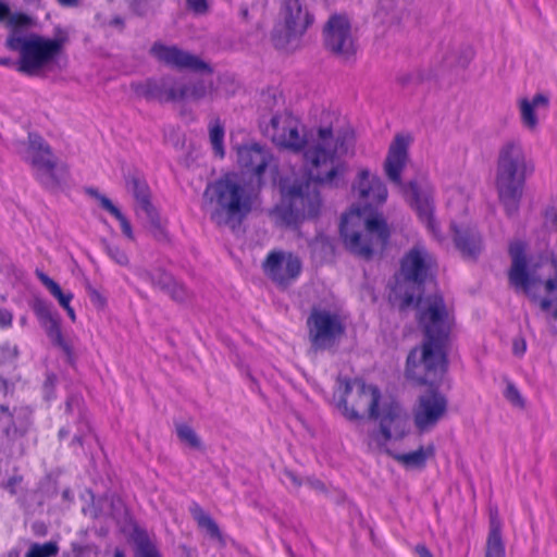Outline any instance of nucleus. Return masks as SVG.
I'll return each mask as SVG.
<instances>
[{
  "label": "nucleus",
  "mask_w": 557,
  "mask_h": 557,
  "mask_svg": "<svg viewBox=\"0 0 557 557\" xmlns=\"http://www.w3.org/2000/svg\"><path fill=\"white\" fill-rule=\"evenodd\" d=\"M13 313L7 308H0V329H8L12 325Z\"/></svg>",
  "instance_id": "44"
},
{
  "label": "nucleus",
  "mask_w": 557,
  "mask_h": 557,
  "mask_svg": "<svg viewBox=\"0 0 557 557\" xmlns=\"http://www.w3.org/2000/svg\"><path fill=\"white\" fill-rule=\"evenodd\" d=\"M187 4L197 14H205L208 11L207 0H187Z\"/></svg>",
  "instance_id": "43"
},
{
  "label": "nucleus",
  "mask_w": 557,
  "mask_h": 557,
  "mask_svg": "<svg viewBox=\"0 0 557 557\" xmlns=\"http://www.w3.org/2000/svg\"><path fill=\"white\" fill-rule=\"evenodd\" d=\"M504 395L506 399L513 406L519 408L524 407V399L513 383L509 382L507 384Z\"/></svg>",
  "instance_id": "35"
},
{
  "label": "nucleus",
  "mask_w": 557,
  "mask_h": 557,
  "mask_svg": "<svg viewBox=\"0 0 557 557\" xmlns=\"http://www.w3.org/2000/svg\"><path fill=\"white\" fill-rule=\"evenodd\" d=\"M435 259L422 245L413 246L401 259L400 274L405 281L423 284L432 274Z\"/></svg>",
  "instance_id": "19"
},
{
  "label": "nucleus",
  "mask_w": 557,
  "mask_h": 557,
  "mask_svg": "<svg viewBox=\"0 0 557 557\" xmlns=\"http://www.w3.org/2000/svg\"><path fill=\"white\" fill-rule=\"evenodd\" d=\"M0 411L8 414L9 417H11V412H10V409L8 406H4V405L0 406Z\"/></svg>",
  "instance_id": "57"
},
{
  "label": "nucleus",
  "mask_w": 557,
  "mask_h": 557,
  "mask_svg": "<svg viewBox=\"0 0 557 557\" xmlns=\"http://www.w3.org/2000/svg\"><path fill=\"white\" fill-rule=\"evenodd\" d=\"M434 456V446L420 447L406 454H393V458L407 469H423L429 458Z\"/></svg>",
  "instance_id": "24"
},
{
  "label": "nucleus",
  "mask_w": 557,
  "mask_h": 557,
  "mask_svg": "<svg viewBox=\"0 0 557 557\" xmlns=\"http://www.w3.org/2000/svg\"><path fill=\"white\" fill-rule=\"evenodd\" d=\"M10 16V8L0 0V21H4Z\"/></svg>",
  "instance_id": "50"
},
{
  "label": "nucleus",
  "mask_w": 557,
  "mask_h": 557,
  "mask_svg": "<svg viewBox=\"0 0 557 557\" xmlns=\"http://www.w3.org/2000/svg\"><path fill=\"white\" fill-rule=\"evenodd\" d=\"M109 213L113 215L121 225L122 233L131 240H134V233L132 230V225L128 222V220L125 218V215L120 211V209L116 206H110Z\"/></svg>",
  "instance_id": "33"
},
{
  "label": "nucleus",
  "mask_w": 557,
  "mask_h": 557,
  "mask_svg": "<svg viewBox=\"0 0 557 557\" xmlns=\"http://www.w3.org/2000/svg\"><path fill=\"white\" fill-rule=\"evenodd\" d=\"M37 276L40 280V282L47 287L48 290H50L52 286L58 284L44 272H37Z\"/></svg>",
  "instance_id": "46"
},
{
  "label": "nucleus",
  "mask_w": 557,
  "mask_h": 557,
  "mask_svg": "<svg viewBox=\"0 0 557 557\" xmlns=\"http://www.w3.org/2000/svg\"><path fill=\"white\" fill-rule=\"evenodd\" d=\"M527 351L525 338L521 335L513 337L512 339V354L517 357H522Z\"/></svg>",
  "instance_id": "41"
},
{
  "label": "nucleus",
  "mask_w": 557,
  "mask_h": 557,
  "mask_svg": "<svg viewBox=\"0 0 557 557\" xmlns=\"http://www.w3.org/2000/svg\"><path fill=\"white\" fill-rule=\"evenodd\" d=\"M519 109L522 125L530 131L536 129L539 120L535 114V108L529 103L528 98H522L519 100Z\"/></svg>",
  "instance_id": "28"
},
{
  "label": "nucleus",
  "mask_w": 557,
  "mask_h": 557,
  "mask_svg": "<svg viewBox=\"0 0 557 557\" xmlns=\"http://www.w3.org/2000/svg\"><path fill=\"white\" fill-rule=\"evenodd\" d=\"M409 145L410 138L408 136L397 134L394 137L384 162V171L392 183L403 188L405 196L410 201L411 207L416 210L421 222L424 223L432 235L441 242L442 237L437 232V225L434 221L432 189L430 187H420L414 182H410L408 185H404L401 182V172L409 159Z\"/></svg>",
  "instance_id": "8"
},
{
  "label": "nucleus",
  "mask_w": 557,
  "mask_h": 557,
  "mask_svg": "<svg viewBox=\"0 0 557 557\" xmlns=\"http://www.w3.org/2000/svg\"><path fill=\"white\" fill-rule=\"evenodd\" d=\"M485 557H506L499 525L492 522L486 541Z\"/></svg>",
  "instance_id": "25"
},
{
  "label": "nucleus",
  "mask_w": 557,
  "mask_h": 557,
  "mask_svg": "<svg viewBox=\"0 0 557 557\" xmlns=\"http://www.w3.org/2000/svg\"><path fill=\"white\" fill-rule=\"evenodd\" d=\"M114 557H125L122 552H115Z\"/></svg>",
  "instance_id": "60"
},
{
  "label": "nucleus",
  "mask_w": 557,
  "mask_h": 557,
  "mask_svg": "<svg viewBox=\"0 0 557 557\" xmlns=\"http://www.w3.org/2000/svg\"><path fill=\"white\" fill-rule=\"evenodd\" d=\"M393 7L394 0H379L376 16L380 17L383 22L392 21L394 18V14L392 13Z\"/></svg>",
  "instance_id": "36"
},
{
  "label": "nucleus",
  "mask_w": 557,
  "mask_h": 557,
  "mask_svg": "<svg viewBox=\"0 0 557 557\" xmlns=\"http://www.w3.org/2000/svg\"><path fill=\"white\" fill-rule=\"evenodd\" d=\"M30 307L51 344L60 348L71 359L73 356L72 345L63 336L61 318L58 312L53 311L52 305L45 299L35 298Z\"/></svg>",
  "instance_id": "17"
},
{
  "label": "nucleus",
  "mask_w": 557,
  "mask_h": 557,
  "mask_svg": "<svg viewBox=\"0 0 557 557\" xmlns=\"http://www.w3.org/2000/svg\"><path fill=\"white\" fill-rule=\"evenodd\" d=\"M140 276L165 294L169 292L170 287L174 284L175 281L171 274L163 270H156L153 272L144 271Z\"/></svg>",
  "instance_id": "27"
},
{
  "label": "nucleus",
  "mask_w": 557,
  "mask_h": 557,
  "mask_svg": "<svg viewBox=\"0 0 557 557\" xmlns=\"http://www.w3.org/2000/svg\"><path fill=\"white\" fill-rule=\"evenodd\" d=\"M131 87L138 96L159 102L198 101L212 91V85L203 81L187 84L172 76L132 83Z\"/></svg>",
  "instance_id": "9"
},
{
  "label": "nucleus",
  "mask_w": 557,
  "mask_h": 557,
  "mask_svg": "<svg viewBox=\"0 0 557 557\" xmlns=\"http://www.w3.org/2000/svg\"><path fill=\"white\" fill-rule=\"evenodd\" d=\"M308 336L315 350L332 348L345 333L341 315L327 309L313 308L307 319Z\"/></svg>",
  "instance_id": "10"
},
{
  "label": "nucleus",
  "mask_w": 557,
  "mask_h": 557,
  "mask_svg": "<svg viewBox=\"0 0 557 557\" xmlns=\"http://www.w3.org/2000/svg\"><path fill=\"white\" fill-rule=\"evenodd\" d=\"M29 41H30V36L29 37L17 36V37H10L7 41V45L10 49L18 51L20 58H22L23 53H24V46Z\"/></svg>",
  "instance_id": "38"
},
{
  "label": "nucleus",
  "mask_w": 557,
  "mask_h": 557,
  "mask_svg": "<svg viewBox=\"0 0 557 557\" xmlns=\"http://www.w3.org/2000/svg\"><path fill=\"white\" fill-rule=\"evenodd\" d=\"M414 550L419 555V557H433L430 549L423 544H418Z\"/></svg>",
  "instance_id": "48"
},
{
  "label": "nucleus",
  "mask_w": 557,
  "mask_h": 557,
  "mask_svg": "<svg viewBox=\"0 0 557 557\" xmlns=\"http://www.w3.org/2000/svg\"><path fill=\"white\" fill-rule=\"evenodd\" d=\"M324 44L329 51L343 61L355 58L358 45L346 15L336 14L330 17L324 27Z\"/></svg>",
  "instance_id": "12"
},
{
  "label": "nucleus",
  "mask_w": 557,
  "mask_h": 557,
  "mask_svg": "<svg viewBox=\"0 0 557 557\" xmlns=\"http://www.w3.org/2000/svg\"><path fill=\"white\" fill-rule=\"evenodd\" d=\"M128 190L134 195L139 209L146 214L153 236L158 239L166 237L160 216L150 201V190L147 183L139 177L133 176L126 182Z\"/></svg>",
  "instance_id": "21"
},
{
  "label": "nucleus",
  "mask_w": 557,
  "mask_h": 557,
  "mask_svg": "<svg viewBox=\"0 0 557 557\" xmlns=\"http://www.w3.org/2000/svg\"><path fill=\"white\" fill-rule=\"evenodd\" d=\"M272 160V154L268 148L259 144H250L238 147L237 149V163L247 173L260 176L263 174L269 163Z\"/></svg>",
  "instance_id": "22"
},
{
  "label": "nucleus",
  "mask_w": 557,
  "mask_h": 557,
  "mask_svg": "<svg viewBox=\"0 0 557 557\" xmlns=\"http://www.w3.org/2000/svg\"><path fill=\"white\" fill-rule=\"evenodd\" d=\"M339 398L337 408L348 420L361 418L360 411L368 412L372 419L381 418L380 432L373 435L379 445H385L391 438H401L406 434L407 419L397 404H389L379 411L381 392L374 385L362 380H349L338 376Z\"/></svg>",
  "instance_id": "4"
},
{
  "label": "nucleus",
  "mask_w": 557,
  "mask_h": 557,
  "mask_svg": "<svg viewBox=\"0 0 557 557\" xmlns=\"http://www.w3.org/2000/svg\"><path fill=\"white\" fill-rule=\"evenodd\" d=\"M54 382H55V375H53V374H48V375H47L46 383H45V384H46V386H53Z\"/></svg>",
  "instance_id": "55"
},
{
  "label": "nucleus",
  "mask_w": 557,
  "mask_h": 557,
  "mask_svg": "<svg viewBox=\"0 0 557 557\" xmlns=\"http://www.w3.org/2000/svg\"><path fill=\"white\" fill-rule=\"evenodd\" d=\"M281 14L287 40L302 36L314 21L313 15L300 0H284Z\"/></svg>",
  "instance_id": "20"
},
{
  "label": "nucleus",
  "mask_w": 557,
  "mask_h": 557,
  "mask_svg": "<svg viewBox=\"0 0 557 557\" xmlns=\"http://www.w3.org/2000/svg\"><path fill=\"white\" fill-rule=\"evenodd\" d=\"M86 193L94 197L95 199H97L100 203V206L106 210V211H110V206H114L113 202L104 195L100 194L97 189L95 188H87L86 189Z\"/></svg>",
  "instance_id": "40"
},
{
  "label": "nucleus",
  "mask_w": 557,
  "mask_h": 557,
  "mask_svg": "<svg viewBox=\"0 0 557 557\" xmlns=\"http://www.w3.org/2000/svg\"><path fill=\"white\" fill-rule=\"evenodd\" d=\"M414 302V296L412 294H405L401 306L404 308L411 306Z\"/></svg>",
  "instance_id": "51"
},
{
  "label": "nucleus",
  "mask_w": 557,
  "mask_h": 557,
  "mask_svg": "<svg viewBox=\"0 0 557 557\" xmlns=\"http://www.w3.org/2000/svg\"><path fill=\"white\" fill-rule=\"evenodd\" d=\"M20 322H21L22 325H25L26 324V318L25 317L21 318Z\"/></svg>",
  "instance_id": "61"
},
{
  "label": "nucleus",
  "mask_w": 557,
  "mask_h": 557,
  "mask_svg": "<svg viewBox=\"0 0 557 557\" xmlns=\"http://www.w3.org/2000/svg\"><path fill=\"white\" fill-rule=\"evenodd\" d=\"M64 42V38L48 39L32 35L30 41L24 46V53L20 58L17 70L27 75L39 74L61 53Z\"/></svg>",
  "instance_id": "11"
},
{
  "label": "nucleus",
  "mask_w": 557,
  "mask_h": 557,
  "mask_svg": "<svg viewBox=\"0 0 557 557\" xmlns=\"http://www.w3.org/2000/svg\"><path fill=\"white\" fill-rule=\"evenodd\" d=\"M10 22L11 24L22 26L27 24L28 17L24 14H16L11 16Z\"/></svg>",
  "instance_id": "47"
},
{
  "label": "nucleus",
  "mask_w": 557,
  "mask_h": 557,
  "mask_svg": "<svg viewBox=\"0 0 557 557\" xmlns=\"http://www.w3.org/2000/svg\"><path fill=\"white\" fill-rule=\"evenodd\" d=\"M173 300L178 302H186L191 299L193 293L182 283L174 281V284L166 293Z\"/></svg>",
  "instance_id": "31"
},
{
  "label": "nucleus",
  "mask_w": 557,
  "mask_h": 557,
  "mask_svg": "<svg viewBox=\"0 0 557 557\" xmlns=\"http://www.w3.org/2000/svg\"><path fill=\"white\" fill-rule=\"evenodd\" d=\"M26 160L35 170L37 180L47 188L59 185L55 175L57 161L49 145L37 134H29Z\"/></svg>",
  "instance_id": "16"
},
{
  "label": "nucleus",
  "mask_w": 557,
  "mask_h": 557,
  "mask_svg": "<svg viewBox=\"0 0 557 557\" xmlns=\"http://www.w3.org/2000/svg\"><path fill=\"white\" fill-rule=\"evenodd\" d=\"M224 134V126L219 119L210 121L209 139L214 154L219 158H223L225 154Z\"/></svg>",
  "instance_id": "26"
},
{
  "label": "nucleus",
  "mask_w": 557,
  "mask_h": 557,
  "mask_svg": "<svg viewBox=\"0 0 557 557\" xmlns=\"http://www.w3.org/2000/svg\"><path fill=\"white\" fill-rule=\"evenodd\" d=\"M310 484L315 490H324V484L319 480L310 481Z\"/></svg>",
  "instance_id": "54"
},
{
  "label": "nucleus",
  "mask_w": 557,
  "mask_h": 557,
  "mask_svg": "<svg viewBox=\"0 0 557 557\" xmlns=\"http://www.w3.org/2000/svg\"><path fill=\"white\" fill-rule=\"evenodd\" d=\"M285 476L296 487H299L302 483L301 480L293 471H285Z\"/></svg>",
  "instance_id": "49"
},
{
  "label": "nucleus",
  "mask_w": 557,
  "mask_h": 557,
  "mask_svg": "<svg viewBox=\"0 0 557 557\" xmlns=\"http://www.w3.org/2000/svg\"><path fill=\"white\" fill-rule=\"evenodd\" d=\"M198 523H199V525L206 528L207 531L212 536H219L220 535V529H219L218 524L213 521V519L210 516L201 515L198 518Z\"/></svg>",
  "instance_id": "39"
},
{
  "label": "nucleus",
  "mask_w": 557,
  "mask_h": 557,
  "mask_svg": "<svg viewBox=\"0 0 557 557\" xmlns=\"http://www.w3.org/2000/svg\"><path fill=\"white\" fill-rule=\"evenodd\" d=\"M300 121L288 111L274 114L262 127L274 145L293 152H304L309 177L284 180L282 202L270 211L277 226H297L306 219L318 216L322 200L318 184L337 187L347 166L341 160L346 153L347 136L334 135L330 126L311 128L300 134Z\"/></svg>",
  "instance_id": "1"
},
{
  "label": "nucleus",
  "mask_w": 557,
  "mask_h": 557,
  "mask_svg": "<svg viewBox=\"0 0 557 557\" xmlns=\"http://www.w3.org/2000/svg\"><path fill=\"white\" fill-rule=\"evenodd\" d=\"M49 292L59 301L62 308L69 307L73 299V294L70 292L64 293L59 284L52 286V288Z\"/></svg>",
  "instance_id": "37"
},
{
  "label": "nucleus",
  "mask_w": 557,
  "mask_h": 557,
  "mask_svg": "<svg viewBox=\"0 0 557 557\" xmlns=\"http://www.w3.org/2000/svg\"><path fill=\"white\" fill-rule=\"evenodd\" d=\"M534 171V161L520 139H509L502 145L497 157L496 189L508 216L518 213L525 181Z\"/></svg>",
  "instance_id": "6"
},
{
  "label": "nucleus",
  "mask_w": 557,
  "mask_h": 557,
  "mask_svg": "<svg viewBox=\"0 0 557 557\" xmlns=\"http://www.w3.org/2000/svg\"><path fill=\"white\" fill-rule=\"evenodd\" d=\"M258 203V188L236 173H227L209 183L202 196V210L220 227L235 228Z\"/></svg>",
  "instance_id": "5"
},
{
  "label": "nucleus",
  "mask_w": 557,
  "mask_h": 557,
  "mask_svg": "<svg viewBox=\"0 0 557 557\" xmlns=\"http://www.w3.org/2000/svg\"><path fill=\"white\" fill-rule=\"evenodd\" d=\"M240 15L243 16V18L247 20L248 16H249V11H248V8L247 7H242L240 8Z\"/></svg>",
  "instance_id": "56"
},
{
  "label": "nucleus",
  "mask_w": 557,
  "mask_h": 557,
  "mask_svg": "<svg viewBox=\"0 0 557 557\" xmlns=\"http://www.w3.org/2000/svg\"><path fill=\"white\" fill-rule=\"evenodd\" d=\"M451 214L450 228L454 232V242L457 249L468 258H475L482 249V239L479 232L471 226H459L455 220L458 213H466V198L459 190H454L447 202Z\"/></svg>",
  "instance_id": "13"
},
{
  "label": "nucleus",
  "mask_w": 557,
  "mask_h": 557,
  "mask_svg": "<svg viewBox=\"0 0 557 557\" xmlns=\"http://www.w3.org/2000/svg\"><path fill=\"white\" fill-rule=\"evenodd\" d=\"M150 54L159 62L171 67L212 73V69L208 63L177 46H166L157 41L151 46Z\"/></svg>",
  "instance_id": "18"
},
{
  "label": "nucleus",
  "mask_w": 557,
  "mask_h": 557,
  "mask_svg": "<svg viewBox=\"0 0 557 557\" xmlns=\"http://www.w3.org/2000/svg\"><path fill=\"white\" fill-rule=\"evenodd\" d=\"M525 246L517 240L510 244L511 267L508 272L510 286L524 294L535 305L545 322L554 326L557 321V280L542 281L528 268Z\"/></svg>",
  "instance_id": "7"
},
{
  "label": "nucleus",
  "mask_w": 557,
  "mask_h": 557,
  "mask_svg": "<svg viewBox=\"0 0 557 557\" xmlns=\"http://www.w3.org/2000/svg\"><path fill=\"white\" fill-rule=\"evenodd\" d=\"M548 102H549L548 97H547V96H545V95H543V94H536V95L532 98V100H529V103H530L533 108H535V109H537V108H547Z\"/></svg>",
  "instance_id": "45"
},
{
  "label": "nucleus",
  "mask_w": 557,
  "mask_h": 557,
  "mask_svg": "<svg viewBox=\"0 0 557 557\" xmlns=\"http://www.w3.org/2000/svg\"><path fill=\"white\" fill-rule=\"evenodd\" d=\"M59 553V546L54 542H46L42 544L33 543L25 557H54Z\"/></svg>",
  "instance_id": "29"
},
{
  "label": "nucleus",
  "mask_w": 557,
  "mask_h": 557,
  "mask_svg": "<svg viewBox=\"0 0 557 557\" xmlns=\"http://www.w3.org/2000/svg\"><path fill=\"white\" fill-rule=\"evenodd\" d=\"M352 191L364 206L352 207L343 215L341 236L351 253L369 260L374 251L384 249L389 238V230L382 215H366L368 207L385 202L387 188L379 176L361 170L352 185Z\"/></svg>",
  "instance_id": "3"
},
{
  "label": "nucleus",
  "mask_w": 557,
  "mask_h": 557,
  "mask_svg": "<svg viewBox=\"0 0 557 557\" xmlns=\"http://www.w3.org/2000/svg\"><path fill=\"white\" fill-rule=\"evenodd\" d=\"M135 555L136 557H161L156 545L147 539L137 542Z\"/></svg>",
  "instance_id": "32"
},
{
  "label": "nucleus",
  "mask_w": 557,
  "mask_h": 557,
  "mask_svg": "<svg viewBox=\"0 0 557 557\" xmlns=\"http://www.w3.org/2000/svg\"><path fill=\"white\" fill-rule=\"evenodd\" d=\"M10 63H11L10 59H3V58L0 59V64H2V65H9Z\"/></svg>",
  "instance_id": "59"
},
{
  "label": "nucleus",
  "mask_w": 557,
  "mask_h": 557,
  "mask_svg": "<svg viewBox=\"0 0 557 557\" xmlns=\"http://www.w3.org/2000/svg\"><path fill=\"white\" fill-rule=\"evenodd\" d=\"M65 412L77 421V434L74 435L73 443L83 445V437L90 432L83 398L78 395L69 396L65 403Z\"/></svg>",
  "instance_id": "23"
},
{
  "label": "nucleus",
  "mask_w": 557,
  "mask_h": 557,
  "mask_svg": "<svg viewBox=\"0 0 557 557\" xmlns=\"http://www.w3.org/2000/svg\"><path fill=\"white\" fill-rule=\"evenodd\" d=\"M336 394H338V396H337V395H334V398H337V399H338V398H339L338 389L336 391Z\"/></svg>",
  "instance_id": "62"
},
{
  "label": "nucleus",
  "mask_w": 557,
  "mask_h": 557,
  "mask_svg": "<svg viewBox=\"0 0 557 557\" xmlns=\"http://www.w3.org/2000/svg\"><path fill=\"white\" fill-rule=\"evenodd\" d=\"M69 433H70V431H69V430L61 429V430H60V432H59V436H60L61 438H63V437L67 436V435H69Z\"/></svg>",
  "instance_id": "58"
},
{
  "label": "nucleus",
  "mask_w": 557,
  "mask_h": 557,
  "mask_svg": "<svg viewBox=\"0 0 557 557\" xmlns=\"http://www.w3.org/2000/svg\"><path fill=\"white\" fill-rule=\"evenodd\" d=\"M448 400L437 389H429L419 395L412 408V419L420 433L432 431L446 416Z\"/></svg>",
  "instance_id": "14"
},
{
  "label": "nucleus",
  "mask_w": 557,
  "mask_h": 557,
  "mask_svg": "<svg viewBox=\"0 0 557 557\" xmlns=\"http://www.w3.org/2000/svg\"><path fill=\"white\" fill-rule=\"evenodd\" d=\"M262 270L275 285L287 287L300 275L302 263L290 251L271 250L262 263Z\"/></svg>",
  "instance_id": "15"
},
{
  "label": "nucleus",
  "mask_w": 557,
  "mask_h": 557,
  "mask_svg": "<svg viewBox=\"0 0 557 557\" xmlns=\"http://www.w3.org/2000/svg\"><path fill=\"white\" fill-rule=\"evenodd\" d=\"M58 2L63 7H75L78 3V0H58Z\"/></svg>",
  "instance_id": "52"
},
{
  "label": "nucleus",
  "mask_w": 557,
  "mask_h": 557,
  "mask_svg": "<svg viewBox=\"0 0 557 557\" xmlns=\"http://www.w3.org/2000/svg\"><path fill=\"white\" fill-rule=\"evenodd\" d=\"M177 437L181 442L187 444L189 447L195 449L201 448V441L197 433L187 424H178L176 426Z\"/></svg>",
  "instance_id": "30"
},
{
  "label": "nucleus",
  "mask_w": 557,
  "mask_h": 557,
  "mask_svg": "<svg viewBox=\"0 0 557 557\" xmlns=\"http://www.w3.org/2000/svg\"><path fill=\"white\" fill-rule=\"evenodd\" d=\"M88 296L92 305L98 309H103L107 305V299L95 288H88Z\"/></svg>",
  "instance_id": "42"
},
{
  "label": "nucleus",
  "mask_w": 557,
  "mask_h": 557,
  "mask_svg": "<svg viewBox=\"0 0 557 557\" xmlns=\"http://www.w3.org/2000/svg\"><path fill=\"white\" fill-rule=\"evenodd\" d=\"M64 310L66 311L69 318L75 322L76 320V314H75V311L74 309L71 307V304L69 305V307H64Z\"/></svg>",
  "instance_id": "53"
},
{
  "label": "nucleus",
  "mask_w": 557,
  "mask_h": 557,
  "mask_svg": "<svg viewBox=\"0 0 557 557\" xmlns=\"http://www.w3.org/2000/svg\"><path fill=\"white\" fill-rule=\"evenodd\" d=\"M103 245H104V249H106L107 255L114 262H116L120 265H127L128 264V257L125 253V251H123L117 246H115L113 244H110L108 242H104Z\"/></svg>",
  "instance_id": "34"
},
{
  "label": "nucleus",
  "mask_w": 557,
  "mask_h": 557,
  "mask_svg": "<svg viewBox=\"0 0 557 557\" xmlns=\"http://www.w3.org/2000/svg\"><path fill=\"white\" fill-rule=\"evenodd\" d=\"M417 308L424 339L408 355L406 375L419 384L438 385L446 372L445 347L454 317L440 294L420 297Z\"/></svg>",
  "instance_id": "2"
}]
</instances>
